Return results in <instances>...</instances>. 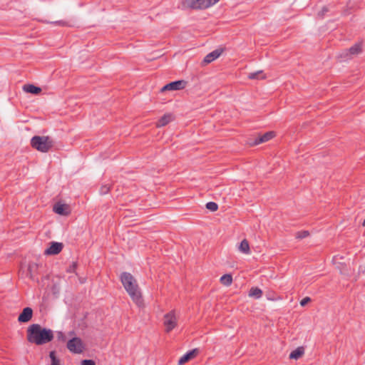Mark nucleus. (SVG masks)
<instances>
[{"instance_id": "7c9ffc66", "label": "nucleus", "mask_w": 365, "mask_h": 365, "mask_svg": "<svg viewBox=\"0 0 365 365\" xmlns=\"http://www.w3.org/2000/svg\"><path fill=\"white\" fill-rule=\"evenodd\" d=\"M220 0H207V8L213 6Z\"/></svg>"}, {"instance_id": "f3484780", "label": "nucleus", "mask_w": 365, "mask_h": 365, "mask_svg": "<svg viewBox=\"0 0 365 365\" xmlns=\"http://www.w3.org/2000/svg\"><path fill=\"white\" fill-rule=\"evenodd\" d=\"M304 354V349L302 346H299L289 354V358L292 359H298Z\"/></svg>"}, {"instance_id": "0eeeda50", "label": "nucleus", "mask_w": 365, "mask_h": 365, "mask_svg": "<svg viewBox=\"0 0 365 365\" xmlns=\"http://www.w3.org/2000/svg\"><path fill=\"white\" fill-rule=\"evenodd\" d=\"M205 0H183L182 8L192 9H202L204 8Z\"/></svg>"}, {"instance_id": "dca6fc26", "label": "nucleus", "mask_w": 365, "mask_h": 365, "mask_svg": "<svg viewBox=\"0 0 365 365\" xmlns=\"http://www.w3.org/2000/svg\"><path fill=\"white\" fill-rule=\"evenodd\" d=\"M361 52V43H356L349 48L348 51H345L346 56L349 55H356Z\"/></svg>"}, {"instance_id": "aec40b11", "label": "nucleus", "mask_w": 365, "mask_h": 365, "mask_svg": "<svg viewBox=\"0 0 365 365\" xmlns=\"http://www.w3.org/2000/svg\"><path fill=\"white\" fill-rule=\"evenodd\" d=\"M239 250L245 254H247L250 252V245L247 240H243L239 246Z\"/></svg>"}, {"instance_id": "bb28decb", "label": "nucleus", "mask_w": 365, "mask_h": 365, "mask_svg": "<svg viewBox=\"0 0 365 365\" xmlns=\"http://www.w3.org/2000/svg\"><path fill=\"white\" fill-rule=\"evenodd\" d=\"M110 190V187L108 185H103L101 187L100 192L102 195L107 194Z\"/></svg>"}, {"instance_id": "2eb2a0df", "label": "nucleus", "mask_w": 365, "mask_h": 365, "mask_svg": "<svg viewBox=\"0 0 365 365\" xmlns=\"http://www.w3.org/2000/svg\"><path fill=\"white\" fill-rule=\"evenodd\" d=\"M53 211L61 215H67L69 213L68 207L66 205L61 203H56L53 206Z\"/></svg>"}, {"instance_id": "f8f14e48", "label": "nucleus", "mask_w": 365, "mask_h": 365, "mask_svg": "<svg viewBox=\"0 0 365 365\" xmlns=\"http://www.w3.org/2000/svg\"><path fill=\"white\" fill-rule=\"evenodd\" d=\"M33 311L30 307H26L23 309L22 312L19 314L18 320L20 322H28L32 317Z\"/></svg>"}, {"instance_id": "a211bd4d", "label": "nucleus", "mask_w": 365, "mask_h": 365, "mask_svg": "<svg viewBox=\"0 0 365 365\" xmlns=\"http://www.w3.org/2000/svg\"><path fill=\"white\" fill-rule=\"evenodd\" d=\"M23 89L26 93L33 94H38L41 91V88L35 86L31 84L24 85Z\"/></svg>"}, {"instance_id": "a878e982", "label": "nucleus", "mask_w": 365, "mask_h": 365, "mask_svg": "<svg viewBox=\"0 0 365 365\" xmlns=\"http://www.w3.org/2000/svg\"><path fill=\"white\" fill-rule=\"evenodd\" d=\"M309 235L308 231H302L297 233V238L302 239L307 237Z\"/></svg>"}, {"instance_id": "b1692460", "label": "nucleus", "mask_w": 365, "mask_h": 365, "mask_svg": "<svg viewBox=\"0 0 365 365\" xmlns=\"http://www.w3.org/2000/svg\"><path fill=\"white\" fill-rule=\"evenodd\" d=\"M78 264L76 262H72V263L68 267L67 272L73 273L78 271Z\"/></svg>"}, {"instance_id": "39448f33", "label": "nucleus", "mask_w": 365, "mask_h": 365, "mask_svg": "<svg viewBox=\"0 0 365 365\" xmlns=\"http://www.w3.org/2000/svg\"><path fill=\"white\" fill-rule=\"evenodd\" d=\"M178 324V317L175 314V311H171L164 315L163 317V325L165 327V331L170 332L174 329Z\"/></svg>"}, {"instance_id": "20e7f679", "label": "nucleus", "mask_w": 365, "mask_h": 365, "mask_svg": "<svg viewBox=\"0 0 365 365\" xmlns=\"http://www.w3.org/2000/svg\"><path fill=\"white\" fill-rule=\"evenodd\" d=\"M73 335L72 331L68 333L71 338L67 341V349L72 353L81 354L86 349V345L80 337Z\"/></svg>"}, {"instance_id": "f257e3e1", "label": "nucleus", "mask_w": 365, "mask_h": 365, "mask_svg": "<svg viewBox=\"0 0 365 365\" xmlns=\"http://www.w3.org/2000/svg\"><path fill=\"white\" fill-rule=\"evenodd\" d=\"M53 338L52 330L42 327L40 324H33L27 329V339L36 345L51 341Z\"/></svg>"}, {"instance_id": "cd10ccee", "label": "nucleus", "mask_w": 365, "mask_h": 365, "mask_svg": "<svg viewBox=\"0 0 365 365\" xmlns=\"http://www.w3.org/2000/svg\"><path fill=\"white\" fill-rule=\"evenodd\" d=\"M311 301V299L310 297H304V299H302L300 302V305L302 307H304L305 306L308 302H309Z\"/></svg>"}, {"instance_id": "9d476101", "label": "nucleus", "mask_w": 365, "mask_h": 365, "mask_svg": "<svg viewBox=\"0 0 365 365\" xmlns=\"http://www.w3.org/2000/svg\"><path fill=\"white\" fill-rule=\"evenodd\" d=\"M63 249V244L61 242H52L50 246L45 250L44 254L46 255H55L61 252Z\"/></svg>"}, {"instance_id": "c85d7f7f", "label": "nucleus", "mask_w": 365, "mask_h": 365, "mask_svg": "<svg viewBox=\"0 0 365 365\" xmlns=\"http://www.w3.org/2000/svg\"><path fill=\"white\" fill-rule=\"evenodd\" d=\"M81 365H95V362L93 360L85 359L81 361Z\"/></svg>"}, {"instance_id": "412c9836", "label": "nucleus", "mask_w": 365, "mask_h": 365, "mask_svg": "<svg viewBox=\"0 0 365 365\" xmlns=\"http://www.w3.org/2000/svg\"><path fill=\"white\" fill-rule=\"evenodd\" d=\"M265 78V76L262 74V71H257L248 74L249 79H264Z\"/></svg>"}, {"instance_id": "c756f323", "label": "nucleus", "mask_w": 365, "mask_h": 365, "mask_svg": "<svg viewBox=\"0 0 365 365\" xmlns=\"http://www.w3.org/2000/svg\"><path fill=\"white\" fill-rule=\"evenodd\" d=\"M327 11L328 9L326 6H324L322 11L318 13V16L322 18Z\"/></svg>"}, {"instance_id": "6e6552de", "label": "nucleus", "mask_w": 365, "mask_h": 365, "mask_svg": "<svg viewBox=\"0 0 365 365\" xmlns=\"http://www.w3.org/2000/svg\"><path fill=\"white\" fill-rule=\"evenodd\" d=\"M21 269L23 273L26 274H34L40 272L38 264L34 262H24Z\"/></svg>"}, {"instance_id": "2f4dec72", "label": "nucleus", "mask_w": 365, "mask_h": 365, "mask_svg": "<svg viewBox=\"0 0 365 365\" xmlns=\"http://www.w3.org/2000/svg\"><path fill=\"white\" fill-rule=\"evenodd\" d=\"M58 338L59 340H61L63 341H65L66 339V336L62 332H58Z\"/></svg>"}, {"instance_id": "473e14b6", "label": "nucleus", "mask_w": 365, "mask_h": 365, "mask_svg": "<svg viewBox=\"0 0 365 365\" xmlns=\"http://www.w3.org/2000/svg\"><path fill=\"white\" fill-rule=\"evenodd\" d=\"M362 226L364 227L365 226V220L363 221V222L361 223Z\"/></svg>"}, {"instance_id": "5701e85b", "label": "nucleus", "mask_w": 365, "mask_h": 365, "mask_svg": "<svg viewBox=\"0 0 365 365\" xmlns=\"http://www.w3.org/2000/svg\"><path fill=\"white\" fill-rule=\"evenodd\" d=\"M49 356L51 360V365H61L60 360L56 356L55 351H52L49 354Z\"/></svg>"}, {"instance_id": "f03ea898", "label": "nucleus", "mask_w": 365, "mask_h": 365, "mask_svg": "<svg viewBox=\"0 0 365 365\" xmlns=\"http://www.w3.org/2000/svg\"><path fill=\"white\" fill-rule=\"evenodd\" d=\"M120 281L133 302L139 307H143L142 294L134 277L133 275H121Z\"/></svg>"}, {"instance_id": "393cba45", "label": "nucleus", "mask_w": 365, "mask_h": 365, "mask_svg": "<svg viewBox=\"0 0 365 365\" xmlns=\"http://www.w3.org/2000/svg\"><path fill=\"white\" fill-rule=\"evenodd\" d=\"M218 209V205L215 202H207V210H209L212 212L217 211Z\"/></svg>"}, {"instance_id": "4468645a", "label": "nucleus", "mask_w": 365, "mask_h": 365, "mask_svg": "<svg viewBox=\"0 0 365 365\" xmlns=\"http://www.w3.org/2000/svg\"><path fill=\"white\" fill-rule=\"evenodd\" d=\"M173 120L174 117L171 113H166L163 116H162L156 123V127L160 128L165 126L169 123L172 122Z\"/></svg>"}, {"instance_id": "7ed1b4c3", "label": "nucleus", "mask_w": 365, "mask_h": 365, "mask_svg": "<svg viewBox=\"0 0 365 365\" xmlns=\"http://www.w3.org/2000/svg\"><path fill=\"white\" fill-rule=\"evenodd\" d=\"M31 145L40 152L46 153L53 146V140L48 136L36 135L31 138Z\"/></svg>"}, {"instance_id": "6ab92c4d", "label": "nucleus", "mask_w": 365, "mask_h": 365, "mask_svg": "<svg viewBox=\"0 0 365 365\" xmlns=\"http://www.w3.org/2000/svg\"><path fill=\"white\" fill-rule=\"evenodd\" d=\"M248 295L254 299H259L262 296V291L259 288L252 287Z\"/></svg>"}, {"instance_id": "ddd939ff", "label": "nucleus", "mask_w": 365, "mask_h": 365, "mask_svg": "<svg viewBox=\"0 0 365 365\" xmlns=\"http://www.w3.org/2000/svg\"><path fill=\"white\" fill-rule=\"evenodd\" d=\"M225 48L222 47H218L215 51L207 54V64L210 63L217 58H218L221 54L224 52Z\"/></svg>"}, {"instance_id": "9b49d317", "label": "nucleus", "mask_w": 365, "mask_h": 365, "mask_svg": "<svg viewBox=\"0 0 365 365\" xmlns=\"http://www.w3.org/2000/svg\"><path fill=\"white\" fill-rule=\"evenodd\" d=\"M275 134L273 131H269L267 132L262 135H259L258 137H257L254 142L252 143V145H259L262 143L267 142L268 140H271L274 137Z\"/></svg>"}, {"instance_id": "1a4fd4ad", "label": "nucleus", "mask_w": 365, "mask_h": 365, "mask_svg": "<svg viewBox=\"0 0 365 365\" xmlns=\"http://www.w3.org/2000/svg\"><path fill=\"white\" fill-rule=\"evenodd\" d=\"M198 354L199 350L197 349H194L188 351L179 359L178 361V365H184L185 364L195 359L198 355Z\"/></svg>"}, {"instance_id": "4be33fe9", "label": "nucleus", "mask_w": 365, "mask_h": 365, "mask_svg": "<svg viewBox=\"0 0 365 365\" xmlns=\"http://www.w3.org/2000/svg\"><path fill=\"white\" fill-rule=\"evenodd\" d=\"M232 275H222V277L220 279V282L225 285L229 286L232 282Z\"/></svg>"}, {"instance_id": "423d86ee", "label": "nucleus", "mask_w": 365, "mask_h": 365, "mask_svg": "<svg viewBox=\"0 0 365 365\" xmlns=\"http://www.w3.org/2000/svg\"><path fill=\"white\" fill-rule=\"evenodd\" d=\"M187 81L184 80H179L173 82H170L165 85L161 88V92H165L167 91H180L184 89L187 86Z\"/></svg>"}]
</instances>
